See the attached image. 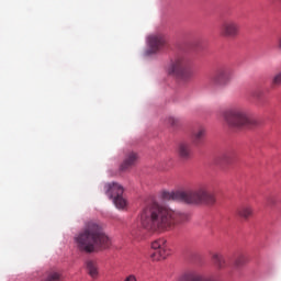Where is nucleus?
<instances>
[{"instance_id":"f257e3e1","label":"nucleus","mask_w":281,"mask_h":281,"mask_svg":"<svg viewBox=\"0 0 281 281\" xmlns=\"http://www.w3.org/2000/svg\"><path fill=\"white\" fill-rule=\"evenodd\" d=\"M75 243L79 251L95 254L104 251L111 247V238L108 237L98 222H88L83 229L75 236Z\"/></svg>"},{"instance_id":"f03ea898","label":"nucleus","mask_w":281,"mask_h":281,"mask_svg":"<svg viewBox=\"0 0 281 281\" xmlns=\"http://www.w3.org/2000/svg\"><path fill=\"white\" fill-rule=\"evenodd\" d=\"M177 213L171 209L153 203L140 213V225L149 234H161L175 225Z\"/></svg>"},{"instance_id":"7ed1b4c3","label":"nucleus","mask_w":281,"mask_h":281,"mask_svg":"<svg viewBox=\"0 0 281 281\" xmlns=\"http://www.w3.org/2000/svg\"><path fill=\"white\" fill-rule=\"evenodd\" d=\"M177 201L187 205H214L216 196L210 192L207 187L201 186L194 191L178 189Z\"/></svg>"},{"instance_id":"20e7f679","label":"nucleus","mask_w":281,"mask_h":281,"mask_svg":"<svg viewBox=\"0 0 281 281\" xmlns=\"http://www.w3.org/2000/svg\"><path fill=\"white\" fill-rule=\"evenodd\" d=\"M220 115H222L226 124L233 128H247L256 124V121L249 116L247 110L238 104L232 105L226 110H221Z\"/></svg>"},{"instance_id":"39448f33","label":"nucleus","mask_w":281,"mask_h":281,"mask_svg":"<svg viewBox=\"0 0 281 281\" xmlns=\"http://www.w3.org/2000/svg\"><path fill=\"white\" fill-rule=\"evenodd\" d=\"M104 192L110 199H113L114 205L119 210L126 207V200L124 199V188L115 182L104 184Z\"/></svg>"},{"instance_id":"423d86ee","label":"nucleus","mask_w":281,"mask_h":281,"mask_svg":"<svg viewBox=\"0 0 281 281\" xmlns=\"http://www.w3.org/2000/svg\"><path fill=\"white\" fill-rule=\"evenodd\" d=\"M194 77V69L190 59L186 57H178L177 59V80L178 82H190Z\"/></svg>"},{"instance_id":"0eeeda50","label":"nucleus","mask_w":281,"mask_h":281,"mask_svg":"<svg viewBox=\"0 0 281 281\" xmlns=\"http://www.w3.org/2000/svg\"><path fill=\"white\" fill-rule=\"evenodd\" d=\"M151 249L155 251L150 255L154 262H159L166 260L170 256V248L168 247V241L164 238L156 239L151 243Z\"/></svg>"},{"instance_id":"6e6552de","label":"nucleus","mask_w":281,"mask_h":281,"mask_svg":"<svg viewBox=\"0 0 281 281\" xmlns=\"http://www.w3.org/2000/svg\"><path fill=\"white\" fill-rule=\"evenodd\" d=\"M240 34V24L234 19L224 20L220 26V35L223 38H236Z\"/></svg>"},{"instance_id":"1a4fd4ad","label":"nucleus","mask_w":281,"mask_h":281,"mask_svg":"<svg viewBox=\"0 0 281 281\" xmlns=\"http://www.w3.org/2000/svg\"><path fill=\"white\" fill-rule=\"evenodd\" d=\"M212 82L215 87H227L232 82V68L226 65L220 66L212 77Z\"/></svg>"},{"instance_id":"9d476101","label":"nucleus","mask_w":281,"mask_h":281,"mask_svg":"<svg viewBox=\"0 0 281 281\" xmlns=\"http://www.w3.org/2000/svg\"><path fill=\"white\" fill-rule=\"evenodd\" d=\"M147 55L150 56V54H157L166 47V37L161 34H153L149 35L147 38Z\"/></svg>"},{"instance_id":"9b49d317","label":"nucleus","mask_w":281,"mask_h":281,"mask_svg":"<svg viewBox=\"0 0 281 281\" xmlns=\"http://www.w3.org/2000/svg\"><path fill=\"white\" fill-rule=\"evenodd\" d=\"M207 135V128L203 124H198L192 128L191 142L193 146H203L205 136Z\"/></svg>"},{"instance_id":"f8f14e48","label":"nucleus","mask_w":281,"mask_h":281,"mask_svg":"<svg viewBox=\"0 0 281 281\" xmlns=\"http://www.w3.org/2000/svg\"><path fill=\"white\" fill-rule=\"evenodd\" d=\"M179 281H216V280L212 277H206L205 274L201 273L198 270H189L183 272L180 276Z\"/></svg>"},{"instance_id":"ddd939ff","label":"nucleus","mask_w":281,"mask_h":281,"mask_svg":"<svg viewBox=\"0 0 281 281\" xmlns=\"http://www.w3.org/2000/svg\"><path fill=\"white\" fill-rule=\"evenodd\" d=\"M138 159H139V155H137V153L135 151L127 153L125 155L123 162L120 166V170H122V172H126V170H131L133 166L137 165Z\"/></svg>"},{"instance_id":"4468645a","label":"nucleus","mask_w":281,"mask_h":281,"mask_svg":"<svg viewBox=\"0 0 281 281\" xmlns=\"http://www.w3.org/2000/svg\"><path fill=\"white\" fill-rule=\"evenodd\" d=\"M178 159L182 164L192 159V146L189 143H180L178 146Z\"/></svg>"},{"instance_id":"2eb2a0df","label":"nucleus","mask_w":281,"mask_h":281,"mask_svg":"<svg viewBox=\"0 0 281 281\" xmlns=\"http://www.w3.org/2000/svg\"><path fill=\"white\" fill-rule=\"evenodd\" d=\"M212 262L215 265L216 269H225L227 267V260L225 259V256L221 252H213L212 256Z\"/></svg>"},{"instance_id":"dca6fc26","label":"nucleus","mask_w":281,"mask_h":281,"mask_svg":"<svg viewBox=\"0 0 281 281\" xmlns=\"http://www.w3.org/2000/svg\"><path fill=\"white\" fill-rule=\"evenodd\" d=\"M86 269L88 271V274L95 280V278H98V276H100V271L98 268V262L93 261V260H87L86 261Z\"/></svg>"},{"instance_id":"f3484780","label":"nucleus","mask_w":281,"mask_h":281,"mask_svg":"<svg viewBox=\"0 0 281 281\" xmlns=\"http://www.w3.org/2000/svg\"><path fill=\"white\" fill-rule=\"evenodd\" d=\"M237 214L240 218L248 221V218L254 216V206L245 204L237 210Z\"/></svg>"},{"instance_id":"a211bd4d","label":"nucleus","mask_w":281,"mask_h":281,"mask_svg":"<svg viewBox=\"0 0 281 281\" xmlns=\"http://www.w3.org/2000/svg\"><path fill=\"white\" fill-rule=\"evenodd\" d=\"M190 221V214L186 212H178L177 214V224L183 225V223H188Z\"/></svg>"},{"instance_id":"6ab92c4d","label":"nucleus","mask_w":281,"mask_h":281,"mask_svg":"<svg viewBox=\"0 0 281 281\" xmlns=\"http://www.w3.org/2000/svg\"><path fill=\"white\" fill-rule=\"evenodd\" d=\"M160 196L162 201H175L177 199V193H175V191H162Z\"/></svg>"},{"instance_id":"aec40b11","label":"nucleus","mask_w":281,"mask_h":281,"mask_svg":"<svg viewBox=\"0 0 281 281\" xmlns=\"http://www.w3.org/2000/svg\"><path fill=\"white\" fill-rule=\"evenodd\" d=\"M234 265L237 268L245 267V265H247V257L245 255L237 256Z\"/></svg>"},{"instance_id":"412c9836","label":"nucleus","mask_w":281,"mask_h":281,"mask_svg":"<svg viewBox=\"0 0 281 281\" xmlns=\"http://www.w3.org/2000/svg\"><path fill=\"white\" fill-rule=\"evenodd\" d=\"M168 76H172L173 78L177 76V60H172L168 67Z\"/></svg>"},{"instance_id":"4be33fe9","label":"nucleus","mask_w":281,"mask_h":281,"mask_svg":"<svg viewBox=\"0 0 281 281\" xmlns=\"http://www.w3.org/2000/svg\"><path fill=\"white\" fill-rule=\"evenodd\" d=\"M278 204V199L274 198V195H268L266 198V205H268V207H273Z\"/></svg>"},{"instance_id":"5701e85b","label":"nucleus","mask_w":281,"mask_h":281,"mask_svg":"<svg viewBox=\"0 0 281 281\" xmlns=\"http://www.w3.org/2000/svg\"><path fill=\"white\" fill-rule=\"evenodd\" d=\"M45 281H60V273L50 272Z\"/></svg>"},{"instance_id":"b1692460","label":"nucleus","mask_w":281,"mask_h":281,"mask_svg":"<svg viewBox=\"0 0 281 281\" xmlns=\"http://www.w3.org/2000/svg\"><path fill=\"white\" fill-rule=\"evenodd\" d=\"M176 120L172 116L167 117L166 124L167 126H175Z\"/></svg>"},{"instance_id":"393cba45","label":"nucleus","mask_w":281,"mask_h":281,"mask_svg":"<svg viewBox=\"0 0 281 281\" xmlns=\"http://www.w3.org/2000/svg\"><path fill=\"white\" fill-rule=\"evenodd\" d=\"M124 281H137V277H135L134 274H130L124 279Z\"/></svg>"},{"instance_id":"a878e982","label":"nucleus","mask_w":281,"mask_h":281,"mask_svg":"<svg viewBox=\"0 0 281 281\" xmlns=\"http://www.w3.org/2000/svg\"><path fill=\"white\" fill-rule=\"evenodd\" d=\"M276 48H277L278 52H280V54H281V36L279 37V40H278V42H277Z\"/></svg>"},{"instance_id":"bb28decb","label":"nucleus","mask_w":281,"mask_h":281,"mask_svg":"<svg viewBox=\"0 0 281 281\" xmlns=\"http://www.w3.org/2000/svg\"><path fill=\"white\" fill-rule=\"evenodd\" d=\"M252 97L254 98H260V94H258L257 92H252Z\"/></svg>"},{"instance_id":"cd10ccee","label":"nucleus","mask_w":281,"mask_h":281,"mask_svg":"<svg viewBox=\"0 0 281 281\" xmlns=\"http://www.w3.org/2000/svg\"><path fill=\"white\" fill-rule=\"evenodd\" d=\"M227 157V155H222L221 159H225Z\"/></svg>"}]
</instances>
